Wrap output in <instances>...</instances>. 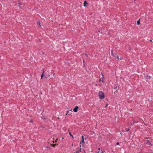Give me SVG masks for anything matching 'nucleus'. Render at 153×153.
<instances>
[{
  "mask_svg": "<svg viewBox=\"0 0 153 153\" xmlns=\"http://www.w3.org/2000/svg\"><path fill=\"white\" fill-rule=\"evenodd\" d=\"M99 98L101 100L104 97V93L102 91H99L98 93Z\"/></svg>",
  "mask_w": 153,
  "mask_h": 153,
  "instance_id": "obj_1",
  "label": "nucleus"
},
{
  "mask_svg": "<svg viewBox=\"0 0 153 153\" xmlns=\"http://www.w3.org/2000/svg\"><path fill=\"white\" fill-rule=\"evenodd\" d=\"M113 88L116 90V91L114 92V94H116V93L118 92V90L119 89V87L117 85H114Z\"/></svg>",
  "mask_w": 153,
  "mask_h": 153,
  "instance_id": "obj_2",
  "label": "nucleus"
},
{
  "mask_svg": "<svg viewBox=\"0 0 153 153\" xmlns=\"http://www.w3.org/2000/svg\"><path fill=\"white\" fill-rule=\"evenodd\" d=\"M79 108V107L78 106H76L74 107V108L73 109V111L75 112H76L78 111V109Z\"/></svg>",
  "mask_w": 153,
  "mask_h": 153,
  "instance_id": "obj_3",
  "label": "nucleus"
},
{
  "mask_svg": "<svg viewBox=\"0 0 153 153\" xmlns=\"http://www.w3.org/2000/svg\"><path fill=\"white\" fill-rule=\"evenodd\" d=\"M151 76H150L149 75H147L146 76L145 80L147 82H148V80L151 79Z\"/></svg>",
  "mask_w": 153,
  "mask_h": 153,
  "instance_id": "obj_4",
  "label": "nucleus"
},
{
  "mask_svg": "<svg viewBox=\"0 0 153 153\" xmlns=\"http://www.w3.org/2000/svg\"><path fill=\"white\" fill-rule=\"evenodd\" d=\"M88 3L86 1H84L83 3V5L85 7H86L87 6Z\"/></svg>",
  "mask_w": 153,
  "mask_h": 153,
  "instance_id": "obj_5",
  "label": "nucleus"
},
{
  "mask_svg": "<svg viewBox=\"0 0 153 153\" xmlns=\"http://www.w3.org/2000/svg\"><path fill=\"white\" fill-rule=\"evenodd\" d=\"M146 144H149V145L152 146L153 144H151V143L150 142V141L149 140H147L146 142Z\"/></svg>",
  "mask_w": 153,
  "mask_h": 153,
  "instance_id": "obj_6",
  "label": "nucleus"
},
{
  "mask_svg": "<svg viewBox=\"0 0 153 153\" xmlns=\"http://www.w3.org/2000/svg\"><path fill=\"white\" fill-rule=\"evenodd\" d=\"M43 73L41 76V79H42L43 77H44V69H43Z\"/></svg>",
  "mask_w": 153,
  "mask_h": 153,
  "instance_id": "obj_7",
  "label": "nucleus"
},
{
  "mask_svg": "<svg viewBox=\"0 0 153 153\" xmlns=\"http://www.w3.org/2000/svg\"><path fill=\"white\" fill-rule=\"evenodd\" d=\"M68 132H69V135L71 136L72 137V138H74V136L72 134H71V132H70V131H69V130H68Z\"/></svg>",
  "mask_w": 153,
  "mask_h": 153,
  "instance_id": "obj_8",
  "label": "nucleus"
},
{
  "mask_svg": "<svg viewBox=\"0 0 153 153\" xmlns=\"http://www.w3.org/2000/svg\"><path fill=\"white\" fill-rule=\"evenodd\" d=\"M50 76V75H44V78H47Z\"/></svg>",
  "mask_w": 153,
  "mask_h": 153,
  "instance_id": "obj_9",
  "label": "nucleus"
},
{
  "mask_svg": "<svg viewBox=\"0 0 153 153\" xmlns=\"http://www.w3.org/2000/svg\"><path fill=\"white\" fill-rule=\"evenodd\" d=\"M140 19H139L137 21V24L138 25H139L140 24Z\"/></svg>",
  "mask_w": 153,
  "mask_h": 153,
  "instance_id": "obj_10",
  "label": "nucleus"
},
{
  "mask_svg": "<svg viewBox=\"0 0 153 153\" xmlns=\"http://www.w3.org/2000/svg\"><path fill=\"white\" fill-rule=\"evenodd\" d=\"M99 81L100 82H102L103 83H104V82L103 80H101V79H99Z\"/></svg>",
  "mask_w": 153,
  "mask_h": 153,
  "instance_id": "obj_11",
  "label": "nucleus"
},
{
  "mask_svg": "<svg viewBox=\"0 0 153 153\" xmlns=\"http://www.w3.org/2000/svg\"><path fill=\"white\" fill-rule=\"evenodd\" d=\"M84 143V140H81V141L80 142V144H82V143Z\"/></svg>",
  "mask_w": 153,
  "mask_h": 153,
  "instance_id": "obj_12",
  "label": "nucleus"
},
{
  "mask_svg": "<svg viewBox=\"0 0 153 153\" xmlns=\"http://www.w3.org/2000/svg\"><path fill=\"white\" fill-rule=\"evenodd\" d=\"M37 24L39 25V26L40 27H41V25L39 21H38L37 22Z\"/></svg>",
  "mask_w": 153,
  "mask_h": 153,
  "instance_id": "obj_13",
  "label": "nucleus"
},
{
  "mask_svg": "<svg viewBox=\"0 0 153 153\" xmlns=\"http://www.w3.org/2000/svg\"><path fill=\"white\" fill-rule=\"evenodd\" d=\"M111 51V55L113 56H114V54L113 53V50H112Z\"/></svg>",
  "mask_w": 153,
  "mask_h": 153,
  "instance_id": "obj_14",
  "label": "nucleus"
},
{
  "mask_svg": "<svg viewBox=\"0 0 153 153\" xmlns=\"http://www.w3.org/2000/svg\"><path fill=\"white\" fill-rule=\"evenodd\" d=\"M56 145V144H53L52 145V146L53 147H55Z\"/></svg>",
  "mask_w": 153,
  "mask_h": 153,
  "instance_id": "obj_15",
  "label": "nucleus"
},
{
  "mask_svg": "<svg viewBox=\"0 0 153 153\" xmlns=\"http://www.w3.org/2000/svg\"><path fill=\"white\" fill-rule=\"evenodd\" d=\"M78 151V153H79V152H81V149L80 148H79V150L78 151Z\"/></svg>",
  "mask_w": 153,
  "mask_h": 153,
  "instance_id": "obj_16",
  "label": "nucleus"
},
{
  "mask_svg": "<svg viewBox=\"0 0 153 153\" xmlns=\"http://www.w3.org/2000/svg\"><path fill=\"white\" fill-rule=\"evenodd\" d=\"M116 58L117 59H119V56L118 55H116Z\"/></svg>",
  "mask_w": 153,
  "mask_h": 153,
  "instance_id": "obj_17",
  "label": "nucleus"
},
{
  "mask_svg": "<svg viewBox=\"0 0 153 153\" xmlns=\"http://www.w3.org/2000/svg\"><path fill=\"white\" fill-rule=\"evenodd\" d=\"M82 140H84V137L83 135L82 136Z\"/></svg>",
  "mask_w": 153,
  "mask_h": 153,
  "instance_id": "obj_18",
  "label": "nucleus"
},
{
  "mask_svg": "<svg viewBox=\"0 0 153 153\" xmlns=\"http://www.w3.org/2000/svg\"><path fill=\"white\" fill-rule=\"evenodd\" d=\"M101 76H102V77L103 76V73H101Z\"/></svg>",
  "mask_w": 153,
  "mask_h": 153,
  "instance_id": "obj_19",
  "label": "nucleus"
},
{
  "mask_svg": "<svg viewBox=\"0 0 153 153\" xmlns=\"http://www.w3.org/2000/svg\"><path fill=\"white\" fill-rule=\"evenodd\" d=\"M116 145H120L119 143H118V142H117V143H116Z\"/></svg>",
  "mask_w": 153,
  "mask_h": 153,
  "instance_id": "obj_20",
  "label": "nucleus"
},
{
  "mask_svg": "<svg viewBox=\"0 0 153 153\" xmlns=\"http://www.w3.org/2000/svg\"><path fill=\"white\" fill-rule=\"evenodd\" d=\"M22 5V4L21 3H19V7H20V5Z\"/></svg>",
  "mask_w": 153,
  "mask_h": 153,
  "instance_id": "obj_21",
  "label": "nucleus"
},
{
  "mask_svg": "<svg viewBox=\"0 0 153 153\" xmlns=\"http://www.w3.org/2000/svg\"><path fill=\"white\" fill-rule=\"evenodd\" d=\"M85 55H86V57H88V55L86 53H85Z\"/></svg>",
  "mask_w": 153,
  "mask_h": 153,
  "instance_id": "obj_22",
  "label": "nucleus"
},
{
  "mask_svg": "<svg viewBox=\"0 0 153 153\" xmlns=\"http://www.w3.org/2000/svg\"><path fill=\"white\" fill-rule=\"evenodd\" d=\"M74 153H78V151H76L75 152H74Z\"/></svg>",
  "mask_w": 153,
  "mask_h": 153,
  "instance_id": "obj_23",
  "label": "nucleus"
},
{
  "mask_svg": "<svg viewBox=\"0 0 153 153\" xmlns=\"http://www.w3.org/2000/svg\"><path fill=\"white\" fill-rule=\"evenodd\" d=\"M105 152V151H104V150H103L102 151V153H104V152Z\"/></svg>",
  "mask_w": 153,
  "mask_h": 153,
  "instance_id": "obj_24",
  "label": "nucleus"
},
{
  "mask_svg": "<svg viewBox=\"0 0 153 153\" xmlns=\"http://www.w3.org/2000/svg\"><path fill=\"white\" fill-rule=\"evenodd\" d=\"M129 130V128H128V129H127L126 130V131H128Z\"/></svg>",
  "mask_w": 153,
  "mask_h": 153,
  "instance_id": "obj_25",
  "label": "nucleus"
},
{
  "mask_svg": "<svg viewBox=\"0 0 153 153\" xmlns=\"http://www.w3.org/2000/svg\"><path fill=\"white\" fill-rule=\"evenodd\" d=\"M103 78H104V76L102 77L101 78V80H103Z\"/></svg>",
  "mask_w": 153,
  "mask_h": 153,
  "instance_id": "obj_26",
  "label": "nucleus"
},
{
  "mask_svg": "<svg viewBox=\"0 0 153 153\" xmlns=\"http://www.w3.org/2000/svg\"><path fill=\"white\" fill-rule=\"evenodd\" d=\"M108 106V104H107L105 106V108H106V107H107V106Z\"/></svg>",
  "mask_w": 153,
  "mask_h": 153,
  "instance_id": "obj_27",
  "label": "nucleus"
},
{
  "mask_svg": "<svg viewBox=\"0 0 153 153\" xmlns=\"http://www.w3.org/2000/svg\"><path fill=\"white\" fill-rule=\"evenodd\" d=\"M98 150H99V151H100V148H98Z\"/></svg>",
  "mask_w": 153,
  "mask_h": 153,
  "instance_id": "obj_28",
  "label": "nucleus"
},
{
  "mask_svg": "<svg viewBox=\"0 0 153 153\" xmlns=\"http://www.w3.org/2000/svg\"><path fill=\"white\" fill-rule=\"evenodd\" d=\"M47 148H48V149H50V147H48V146H47Z\"/></svg>",
  "mask_w": 153,
  "mask_h": 153,
  "instance_id": "obj_29",
  "label": "nucleus"
},
{
  "mask_svg": "<svg viewBox=\"0 0 153 153\" xmlns=\"http://www.w3.org/2000/svg\"><path fill=\"white\" fill-rule=\"evenodd\" d=\"M30 122H31V123H33V120H31L30 121Z\"/></svg>",
  "mask_w": 153,
  "mask_h": 153,
  "instance_id": "obj_30",
  "label": "nucleus"
},
{
  "mask_svg": "<svg viewBox=\"0 0 153 153\" xmlns=\"http://www.w3.org/2000/svg\"><path fill=\"white\" fill-rule=\"evenodd\" d=\"M68 111H67V113L66 114V115H67V114H68Z\"/></svg>",
  "mask_w": 153,
  "mask_h": 153,
  "instance_id": "obj_31",
  "label": "nucleus"
},
{
  "mask_svg": "<svg viewBox=\"0 0 153 153\" xmlns=\"http://www.w3.org/2000/svg\"><path fill=\"white\" fill-rule=\"evenodd\" d=\"M150 42H152V40L151 39L150 40H149Z\"/></svg>",
  "mask_w": 153,
  "mask_h": 153,
  "instance_id": "obj_32",
  "label": "nucleus"
},
{
  "mask_svg": "<svg viewBox=\"0 0 153 153\" xmlns=\"http://www.w3.org/2000/svg\"><path fill=\"white\" fill-rule=\"evenodd\" d=\"M53 143H55V141L54 140H53Z\"/></svg>",
  "mask_w": 153,
  "mask_h": 153,
  "instance_id": "obj_33",
  "label": "nucleus"
},
{
  "mask_svg": "<svg viewBox=\"0 0 153 153\" xmlns=\"http://www.w3.org/2000/svg\"><path fill=\"white\" fill-rule=\"evenodd\" d=\"M151 153H153V152H152Z\"/></svg>",
  "mask_w": 153,
  "mask_h": 153,
  "instance_id": "obj_34",
  "label": "nucleus"
}]
</instances>
